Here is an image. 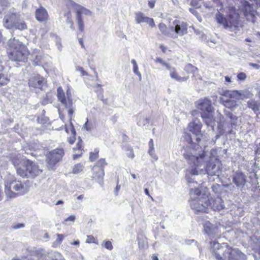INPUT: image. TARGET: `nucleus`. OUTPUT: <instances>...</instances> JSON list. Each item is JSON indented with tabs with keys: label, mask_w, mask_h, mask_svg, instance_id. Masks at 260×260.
Returning <instances> with one entry per match:
<instances>
[{
	"label": "nucleus",
	"mask_w": 260,
	"mask_h": 260,
	"mask_svg": "<svg viewBox=\"0 0 260 260\" xmlns=\"http://www.w3.org/2000/svg\"><path fill=\"white\" fill-rule=\"evenodd\" d=\"M152 260H159L158 257H157V256L156 255H155V254H153L152 257Z\"/></svg>",
	"instance_id": "69168bd1"
},
{
	"label": "nucleus",
	"mask_w": 260,
	"mask_h": 260,
	"mask_svg": "<svg viewBox=\"0 0 260 260\" xmlns=\"http://www.w3.org/2000/svg\"><path fill=\"white\" fill-rule=\"evenodd\" d=\"M221 187V186L218 184H214L212 186V188L213 191L215 192L218 193L219 192L218 189Z\"/></svg>",
	"instance_id": "603ef678"
},
{
	"label": "nucleus",
	"mask_w": 260,
	"mask_h": 260,
	"mask_svg": "<svg viewBox=\"0 0 260 260\" xmlns=\"http://www.w3.org/2000/svg\"><path fill=\"white\" fill-rule=\"evenodd\" d=\"M6 53L10 60L21 65L27 62L30 51L24 44L13 38L8 42Z\"/></svg>",
	"instance_id": "f257e3e1"
},
{
	"label": "nucleus",
	"mask_w": 260,
	"mask_h": 260,
	"mask_svg": "<svg viewBox=\"0 0 260 260\" xmlns=\"http://www.w3.org/2000/svg\"><path fill=\"white\" fill-rule=\"evenodd\" d=\"M14 28L20 30H23L27 28V26L26 23L24 21H21L19 19V20L17 21L15 26H14Z\"/></svg>",
	"instance_id": "2f4dec72"
},
{
	"label": "nucleus",
	"mask_w": 260,
	"mask_h": 260,
	"mask_svg": "<svg viewBox=\"0 0 260 260\" xmlns=\"http://www.w3.org/2000/svg\"><path fill=\"white\" fill-rule=\"evenodd\" d=\"M84 128L87 131H90L93 128V125L92 122L89 121L88 119L83 125Z\"/></svg>",
	"instance_id": "4c0bfd02"
},
{
	"label": "nucleus",
	"mask_w": 260,
	"mask_h": 260,
	"mask_svg": "<svg viewBox=\"0 0 260 260\" xmlns=\"http://www.w3.org/2000/svg\"><path fill=\"white\" fill-rule=\"evenodd\" d=\"M191 191L193 192L194 194L198 196H200L201 194V190L198 188H194V189H191Z\"/></svg>",
	"instance_id": "864d4df0"
},
{
	"label": "nucleus",
	"mask_w": 260,
	"mask_h": 260,
	"mask_svg": "<svg viewBox=\"0 0 260 260\" xmlns=\"http://www.w3.org/2000/svg\"><path fill=\"white\" fill-rule=\"evenodd\" d=\"M233 183L238 188L242 189L244 187L247 182V178L244 172L237 170L233 171L231 176Z\"/></svg>",
	"instance_id": "f8f14e48"
},
{
	"label": "nucleus",
	"mask_w": 260,
	"mask_h": 260,
	"mask_svg": "<svg viewBox=\"0 0 260 260\" xmlns=\"http://www.w3.org/2000/svg\"><path fill=\"white\" fill-rule=\"evenodd\" d=\"M241 96V93L238 90H226L221 93L220 102L225 107L233 110L238 105L236 100Z\"/></svg>",
	"instance_id": "423d86ee"
},
{
	"label": "nucleus",
	"mask_w": 260,
	"mask_h": 260,
	"mask_svg": "<svg viewBox=\"0 0 260 260\" xmlns=\"http://www.w3.org/2000/svg\"><path fill=\"white\" fill-rule=\"evenodd\" d=\"M243 12L244 16L247 20H251L254 22L256 11L253 8V5L249 2H245L244 4Z\"/></svg>",
	"instance_id": "dca6fc26"
},
{
	"label": "nucleus",
	"mask_w": 260,
	"mask_h": 260,
	"mask_svg": "<svg viewBox=\"0 0 260 260\" xmlns=\"http://www.w3.org/2000/svg\"><path fill=\"white\" fill-rule=\"evenodd\" d=\"M195 105L201 111V117L207 125H210L214 123L215 119L213 115L214 108L210 99L208 98L200 99L195 102Z\"/></svg>",
	"instance_id": "20e7f679"
},
{
	"label": "nucleus",
	"mask_w": 260,
	"mask_h": 260,
	"mask_svg": "<svg viewBox=\"0 0 260 260\" xmlns=\"http://www.w3.org/2000/svg\"><path fill=\"white\" fill-rule=\"evenodd\" d=\"M135 16L136 21L137 23L139 24L145 22L149 24L151 27L155 26L153 19L151 18L145 16L143 13L141 12H137L135 13Z\"/></svg>",
	"instance_id": "a211bd4d"
},
{
	"label": "nucleus",
	"mask_w": 260,
	"mask_h": 260,
	"mask_svg": "<svg viewBox=\"0 0 260 260\" xmlns=\"http://www.w3.org/2000/svg\"><path fill=\"white\" fill-rule=\"evenodd\" d=\"M92 179L96 181L100 184H103L104 182V177L105 176L104 170H99L92 168Z\"/></svg>",
	"instance_id": "5701e85b"
},
{
	"label": "nucleus",
	"mask_w": 260,
	"mask_h": 260,
	"mask_svg": "<svg viewBox=\"0 0 260 260\" xmlns=\"http://www.w3.org/2000/svg\"><path fill=\"white\" fill-rule=\"evenodd\" d=\"M196 1L197 0H192L190 2V5L193 7H197L199 3Z\"/></svg>",
	"instance_id": "bf43d9fd"
},
{
	"label": "nucleus",
	"mask_w": 260,
	"mask_h": 260,
	"mask_svg": "<svg viewBox=\"0 0 260 260\" xmlns=\"http://www.w3.org/2000/svg\"><path fill=\"white\" fill-rule=\"evenodd\" d=\"M96 86L99 87V93L98 94L99 98L104 103H106L107 100L104 99L103 95V89L102 88L101 85L100 84H97Z\"/></svg>",
	"instance_id": "58836bf2"
},
{
	"label": "nucleus",
	"mask_w": 260,
	"mask_h": 260,
	"mask_svg": "<svg viewBox=\"0 0 260 260\" xmlns=\"http://www.w3.org/2000/svg\"><path fill=\"white\" fill-rule=\"evenodd\" d=\"M132 63L133 64L134 73L139 76H141V74L138 71V67L136 60L135 59H132Z\"/></svg>",
	"instance_id": "c03bdc74"
},
{
	"label": "nucleus",
	"mask_w": 260,
	"mask_h": 260,
	"mask_svg": "<svg viewBox=\"0 0 260 260\" xmlns=\"http://www.w3.org/2000/svg\"><path fill=\"white\" fill-rule=\"evenodd\" d=\"M73 151L74 152H76V151H79V153H75L73 155V158L74 159H76L79 157H81L84 151V146H83V142L81 138L79 137L78 142L76 145V147L73 148Z\"/></svg>",
	"instance_id": "412c9836"
},
{
	"label": "nucleus",
	"mask_w": 260,
	"mask_h": 260,
	"mask_svg": "<svg viewBox=\"0 0 260 260\" xmlns=\"http://www.w3.org/2000/svg\"><path fill=\"white\" fill-rule=\"evenodd\" d=\"M187 30L186 26L182 25V26L177 24L175 27V31L177 34L183 35Z\"/></svg>",
	"instance_id": "f704fd0d"
},
{
	"label": "nucleus",
	"mask_w": 260,
	"mask_h": 260,
	"mask_svg": "<svg viewBox=\"0 0 260 260\" xmlns=\"http://www.w3.org/2000/svg\"><path fill=\"white\" fill-rule=\"evenodd\" d=\"M104 247L106 249L110 250H112L113 248L112 244L111 242L110 241H106L104 242Z\"/></svg>",
	"instance_id": "09e8293b"
},
{
	"label": "nucleus",
	"mask_w": 260,
	"mask_h": 260,
	"mask_svg": "<svg viewBox=\"0 0 260 260\" xmlns=\"http://www.w3.org/2000/svg\"><path fill=\"white\" fill-rule=\"evenodd\" d=\"M71 5L76 8V22L78 29L80 32L84 31V23L82 16L83 14L85 15H90L91 12L89 10L86 9L80 5L75 3L72 0H68Z\"/></svg>",
	"instance_id": "9d476101"
},
{
	"label": "nucleus",
	"mask_w": 260,
	"mask_h": 260,
	"mask_svg": "<svg viewBox=\"0 0 260 260\" xmlns=\"http://www.w3.org/2000/svg\"><path fill=\"white\" fill-rule=\"evenodd\" d=\"M203 228L204 232L208 235L215 234L219 232L218 226H214L209 221L204 223Z\"/></svg>",
	"instance_id": "4be33fe9"
},
{
	"label": "nucleus",
	"mask_w": 260,
	"mask_h": 260,
	"mask_svg": "<svg viewBox=\"0 0 260 260\" xmlns=\"http://www.w3.org/2000/svg\"><path fill=\"white\" fill-rule=\"evenodd\" d=\"M247 107L256 113L260 109V103L254 100H250L247 102Z\"/></svg>",
	"instance_id": "cd10ccee"
},
{
	"label": "nucleus",
	"mask_w": 260,
	"mask_h": 260,
	"mask_svg": "<svg viewBox=\"0 0 260 260\" xmlns=\"http://www.w3.org/2000/svg\"><path fill=\"white\" fill-rule=\"evenodd\" d=\"M205 170L208 175L214 176L216 175L217 169L216 165L213 162L209 161L206 165Z\"/></svg>",
	"instance_id": "bb28decb"
},
{
	"label": "nucleus",
	"mask_w": 260,
	"mask_h": 260,
	"mask_svg": "<svg viewBox=\"0 0 260 260\" xmlns=\"http://www.w3.org/2000/svg\"><path fill=\"white\" fill-rule=\"evenodd\" d=\"M66 95L61 87H58L57 89V97L58 101L64 107H70L73 105L72 94L70 90L68 89L66 91Z\"/></svg>",
	"instance_id": "9b49d317"
},
{
	"label": "nucleus",
	"mask_w": 260,
	"mask_h": 260,
	"mask_svg": "<svg viewBox=\"0 0 260 260\" xmlns=\"http://www.w3.org/2000/svg\"><path fill=\"white\" fill-rule=\"evenodd\" d=\"M64 16L66 18V21L70 24V27L72 29H75L74 21L72 19V14L71 11H68L64 13Z\"/></svg>",
	"instance_id": "7c9ffc66"
},
{
	"label": "nucleus",
	"mask_w": 260,
	"mask_h": 260,
	"mask_svg": "<svg viewBox=\"0 0 260 260\" xmlns=\"http://www.w3.org/2000/svg\"><path fill=\"white\" fill-rule=\"evenodd\" d=\"M120 189V185L118 184V182L117 183L116 187L115 188L114 191H115V194L116 196L118 195V192Z\"/></svg>",
	"instance_id": "13d9d810"
},
{
	"label": "nucleus",
	"mask_w": 260,
	"mask_h": 260,
	"mask_svg": "<svg viewBox=\"0 0 260 260\" xmlns=\"http://www.w3.org/2000/svg\"><path fill=\"white\" fill-rule=\"evenodd\" d=\"M188 127L189 131L197 137L196 141L197 143H199L201 142V138L199 136H203V134L201 133L202 123L200 121H198V122L193 121L189 123Z\"/></svg>",
	"instance_id": "4468645a"
},
{
	"label": "nucleus",
	"mask_w": 260,
	"mask_h": 260,
	"mask_svg": "<svg viewBox=\"0 0 260 260\" xmlns=\"http://www.w3.org/2000/svg\"><path fill=\"white\" fill-rule=\"evenodd\" d=\"M75 220V216L74 215H71L69 217H68L67 218H66L64 221H74V220Z\"/></svg>",
	"instance_id": "4d7b16f0"
},
{
	"label": "nucleus",
	"mask_w": 260,
	"mask_h": 260,
	"mask_svg": "<svg viewBox=\"0 0 260 260\" xmlns=\"http://www.w3.org/2000/svg\"><path fill=\"white\" fill-rule=\"evenodd\" d=\"M23 164L22 169L18 171L19 175L23 178H35L42 172L38 165L28 159H27Z\"/></svg>",
	"instance_id": "0eeeda50"
},
{
	"label": "nucleus",
	"mask_w": 260,
	"mask_h": 260,
	"mask_svg": "<svg viewBox=\"0 0 260 260\" xmlns=\"http://www.w3.org/2000/svg\"><path fill=\"white\" fill-rule=\"evenodd\" d=\"M45 83V79L39 74L31 77L28 80V85L35 88L42 89Z\"/></svg>",
	"instance_id": "2eb2a0df"
},
{
	"label": "nucleus",
	"mask_w": 260,
	"mask_h": 260,
	"mask_svg": "<svg viewBox=\"0 0 260 260\" xmlns=\"http://www.w3.org/2000/svg\"><path fill=\"white\" fill-rule=\"evenodd\" d=\"M107 165L108 164L105 158H101L96 162L93 168L99 170H104L105 166Z\"/></svg>",
	"instance_id": "c85d7f7f"
},
{
	"label": "nucleus",
	"mask_w": 260,
	"mask_h": 260,
	"mask_svg": "<svg viewBox=\"0 0 260 260\" xmlns=\"http://www.w3.org/2000/svg\"><path fill=\"white\" fill-rule=\"evenodd\" d=\"M224 79H225V81L226 82H227L228 83H231V79L229 76H225Z\"/></svg>",
	"instance_id": "e2e57ef3"
},
{
	"label": "nucleus",
	"mask_w": 260,
	"mask_h": 260,
	"mask_svg": "<svg viewBox=\"0 0 260 260\" xmlns=\"http://www.w3.org/2000/svg\"><path fill=\"white\" fill-rule=\"evenodd\" d=\"M31 55L32 56V62L34 66H43L44 57L42 52L38 50H34Z\"/></svg>",
	"instance_id": "6ab92c4d"
},
{
	"label": "nucleus",
	"mask_w": 260,
	"mask_h": 260,
	"mask_svg": "<svg viewBox=\"0 0 260 260\" xmlns=\"http://www.w3.org/2000/svg\"><path fill=\"white\" fill-rule=\"evenodd\" d=\"M71 132L72 136L68 138V141L71 145H72L75 143L76 140V132L74 127V125L72 122H71Z\"/></svg>",
	"instance_id": "c756f323"
},
{
	"label": "nucleus",
	"mask_w": 260,
	"mask_h": 260,
	"mask_svg": "<svg viewBox=\"0 0 260 260\" xmlns=\"http://www.w3.org/2000/svg\"><path fill=\"white\" fill-rule=\"evenodd\" d=\"M249 65L250 66H251V67H254V68H257V69L258 68V67H259V66L257 64H256V63H250Z\"/></svg>",
	"instance_id": "0e129e2a"
},
{
	"label": "nucleus",
	"mask_w": 260,
	"mask_h": 260,
	"mask_svg": "<svg viewBox=\"0 0 260 260\" xmlns=\"http://www.w3.org/2000/svg\"><path fill=\"white\" fill-rule=\"evenodd\" d=\"M148 144L149 146V153L151 154L154 151V149L153 139H151L149 140Z\"/></svg>",
	"instance_id": "8fccbe9b"
},
{
	"label": "nucleus",
	"mask_w": 260,
	"mask_h": 260,
	"mask_svg": "<svg viewBox=\"0 0 260 260\" xmlns=\"http://www.w3.org/2000/svg\"><path fill=\"white\" fill-rule=\"evenodd\" d=\"M170 70V76L171 77L179 82H184L186 81L188 79V76H180L178 73L177 72L175 68H173L172 69H169Z\"/></svg>",
	"instance_id": "a878e982"
},
{
	"label": "nucleus",
	"mask_w": 260,
	"mask_h": 260,
	"mask_svg": "<svg viewBox=\"0 0 260 260\" xmlns=\"http://www.w3.org/2000/svg\"><path fill=\"white\" fill-rule=\"evenodd\" d=\"M144 191H145V193H146V194H147V196H148L149 197H150V194H149V190L147 188H145V190H144Z\"/></svg>",
	"instance_id": "338daca9"
},
{
	"label": "nucleus",
	"mask_w": 260,
	"mask_h": 260,
	"mask_svg": "<svg viewBox=\"0 0 260 260\" xmlns=\"http://www.w3.org/2000/svg\"><path fill=\"white\" fill-rule=\"evenodd\" d=\"M126 151H127L126 154L127 157L131 159H133L135 157L133 149L132 147H128L126 149Z\"/></svg>",
	"instance_id": "37998d69"
},
{
	"label": "nucleus",
	"mask_w": 260,
	"mask_h": 260,
	"mask_svg": "<svg viewBox=\"0 0 260 260\" xmlns=\"http://www.w3.org/2000/svg\"><path fill=\"white\" fill-rule=\"evenodd\" d=\"M215 18L217 23L222 25L224 28H238L241 26L240 14L234 7L228 8L226 17L218 12L216 14Z\"/></svg>",
	"instance_id": "7ed1b4c3"
},
{
	"label": "nucleus",
	"mask_w": 260,
	"mask_h": 260,
	"mask_svg": "<svg viewBox=\"0 0 260 260\" xmlns=\"http://www.w3.org/2000/svg\"><path fill=\"white\" fill-rule=\"evenodd\" d=\"M99 156V150L98 149H95L93 151L89 153V159L90 161L93 162Z\"/></svg>",
	"instance_id": "72a5a7b5"
},
{
	"label": "nucleus",
	"mask_w": 260,
	"mask_h": 260,
	"mask_svg": "<svg viewBox=\"0 0 260 260\" xmlns=\"http://www.w3.org/2000/svg\"><path fill=\"white\" fill-rule=\"evenodd\" d=\"M76 70L80 72L81 76H88V74L84 70L83 68L82 67L78 66L76 67Z\"/></svg>",
	"instance_id": "de8ad7c7"
},
{
	"label": "nucleus",
	"mask_w": 260,
	"mask_h": 260,
	"mask_svg": "<svg viewBox=\"0 0 260 260\" xmlns=\"http://www.w3.org/2000/svg\"><path fill=\"white\" fill-rule=\"evenodd\" d=\"M158 27L162 34L164 35H167L168 34V28L167 25L165 23H160L158 25Z\"/></svg>",
	"instance_id": "e433bc0d"
},
{
	"label": "nucleus",
	"mask_w": 260,
	"mask_h": 260,
	"mask_svg": "<svg viewBox=\"0 0 260 260\" xmlns=\"http://www.w3.org/2000/svg\"><path fill=\"white\" fill-rule=\"evenodd\" d=\"M27 159H20L17 156L11 157V161L16 168L17 173L19 175V170L22 169L23 164Z\"/></svg>",
	"instance_id": "393cba45"
},
{
	"label": "nucleus",
	"mask_w": 260,
	"mask_h": 260,
	"mask_svg": "<svg viewBox=\"0 0 260 260\" xmlns=\"http://www.w3.org/2000/svg\"><path fill=\"white\" fill-rule=\"evenodd\" d=\"M237 77L238 80L244 81L246 79L247 76L244 72H240L237 75Z\"/></svg>",
	"instance_id": "a18cd8bd"
},
{
	"label": "nucleus",
	"mask_w": 260,
	"mask_h": 260,
	"mask_svg": "<svg viewBox=\"0 0 260 260\" xmlns=\"http://www.w3.org/2000/svg\"><path fill=\"white\" fill-rule=\"evenodd\" d=\"M155 4V0H151L148 2V6L151 9H153L154 7Z\"/></svg>",
	"instance_id": "6e6d98bb"
},
{
	"label": "nucleus",
	"mask_w": 260,
	"mask_h": 260,
	"mask_svg": "<svg viewBox=\"0 0 260 260\" xmlns=\"http://www.w3.org/2000/svg\"><path fill=\"white\" fill-rule=\"evenodd\" d=\"M10 82V79L7 75L0 73V87L6 86Z\"/></svg>",
	"instance_id": "473e14b6"
},
{
	"label": "nucleus",
	"mask_w": 260,
	"mask_h": 260,
	"mask_svg": "<svg viewBox=\"0 0 260 260\" xmlns=\"http://www.w3.org/2000/svg\"><path fill=\"white\" fill-rule=\"evenodd\" d=\"M66 108L69 109L68 110V114L70 117V120L71 121L73 117V115L74 112V110L73 107V105L70 107H65Z\"/></svg>",
	"instance_id": "49530a36"
},
{
	"label": "nucleus",
	"mask_w": 260,
	"mask_h": 260,
	"mask_svg": "<svg viewBox=\"0 0 260 260\" xmlns=\"http://www.w3.org/2000/svg\"><path fill=\"white\" fill-rule=\"evenodd\" d=\"M63 201L59 200V201H57V202L56 203V205L62 204H63Z\"/></svg>",
	"instance_id": "774afa93"
},
{
	"label": "nucleus",
	"mask_w": 260,
	"mask_h": 260,
	"mask_svg": "<svg viewBox=\"0 0 260 260\" xmlns=\"http://www.w3.org/2000/svg\"><path fill=\"white\" fill-rule=\"evenodd\" d=\"M206 206H202V208H200L198 210L199 212H204V213H208V208L207 207L209 205L208 203H206Z\"/></svg>",
	"instance_id": "3c124183"
},
{
	"label": "nucleus",
	"mask_w": 260,
	"mask_h": 260,
	"mask_svg": "<svg viewBox=\"0 0 260 260\" xmlns=\"http://www.w3.org/2000/svg\"><path fill=\"white\" fill-rule=\"evenodd\" d=\"M209 204L211 205V208L214 211H219L224 208L223 201L220 197L212 199Z\"/></svg>",
	"instance_id": "aec40b11"
},
{
	"label": "nucleus",
	"mask_w": 260,
	"mask_h": 260,
	"mask_svg": "<svg viewBox=\"0 0 260 260\" xmlns=\"http://www.w3.org/2000/svg\"><path fill=\"white\" fill-rule=\"evenodd\" d=\"M35 17L40 22H46L49 19V15L47 10L41 6L35 11Z\"/></svg>",
	"instance_id": "f3484780"
},
{
	"label": "nucleus",
	"mask_w": 260,
	"mask_h": 260,
	"mask_svg": "<svg viewBox=\"0 0 260 260\" xmlns=\"http://www.w3.org/2000/svg\"><path fill=\"white\" fill-rule=\"evenodd\" d=\"M24 226V224L23 223H18L13 225L12 228L13 229H18Z\"/></svg>",
	"instance_id": "5fc2aeb1"
},
{
	"label": "nucleus",
	"mask_w": 260,
	"mask_h": 260,
	"mask_svg": "<svg viewBox=\"0 0 260 260\" xmlns=\"http://www.w3.org/2000/svg\"><path fill=\"white\" fill-rule=\"evenodd\" d=\"M79 42L80 44L81 45V47L83 48H85V46L83 43V39L80 38L79 39Z\"/></svg>",
	"instance_id": "680f3d73"
},
{
	"label": "nucleus",
	"mask_w": 260,
	"mask_h": 260,
	"mask_svg": "<svg viewBox=\"0 0 260 260\" xmlns=\"http://www.w3.org/2000/svg\"><path fill=\"white\" fill-rule=\"evenodd\" d=\"M155 61L157 63H161L162 66H165L167 69H170V66L169 63L165 62L161 58L157 57Z\"/></svg>",
	"instance_id": "a19ab883"
},
{
	"label": "nucleus",
	"mask_w": 260,
	"mask_h": 260,
	"mask_svg": "<svg viewBox=\"0 0 260 260\" xmlns=\"http://www.w3.org/2000/svg\"><path fill=\"white\" fill-rule=\"evenodd\" d=\"M56 236H57V239L55 241V243H54V245L60 244L64 238V236L62 234H57Z\"/></svg>",
	"instance_id": "79ce46f5"
},
{
	"label": "nucleus",
	"mask_w": 260,
	"mask_h": 260,
	"mask_svg": "<svg viewBox=\"0 0 260 260\" xmlns=\"http://www.w3.org/2000/svg\"><path fill=\"white\" fill-rule=\"evenodd\" d=\"M20 17V15L17 13H8L4 18V25L8 29L13 28L17 21L19 20Z\"/></svg>",
	"instance_id": "ddd939ff"
},
{
	"label": "nucleus",
	"mask_w": 260,
	"mask_h": 260,
	"mask_svg": "<svg viewBox=\"0 0 260 260\" xmlns=\"http://www.w3.org/2000/svg\"><path fill=\"white\" fill-rule=\"evenodd\" d=\"M65 154L62 148H57L48 151L46 154V162L49 169L54 170L62 161Z\"/></svg>",
	"instance_id": "6e6552de"
},
{
	"label": "nucleus",
	"mask_w": 260,
	"mask_h": 260,
	"mask_svg": "<svg viewBox=\"0 0 260 260\" xmlns=\"http://www.w3.org/2000/svg\"><path fill=\"white\" fill-rule=\"evenodd\" d=\"M86 242L87 243L98 244V240L92 235H88L87 236Z\"/></svg>",
	"instance_id": "ea45409f"
},
{
	"label": "nucleus",
	"mask_w": 260,
	"mask_h": 260,
	"mask_svg": "<svg viewBox=\"0 0 260 260\" xmlns=\"http://www.w3.org/2000/svg\"><path fill=\"white\" fill-rule=\"evenodd\" d=\"M159 47L163 53L166 52L167 48L166 46L163 45H160Z\"/></svg>",
	"instance_id": "052dcab7"
},
{
	"label": "nucleus",
	"mask_w": 260,
	"mask_h": 260,
	"mask_svg": "<svg viewBox=\"0 0 260 260\" xmlns=\"http://www.w3.org/2000/svg\"><path fill=\"white\" fill-rule=\"evenodd\" d=\"M184 72L182 74V76H188V78L190 75L192 77H194L196 73L198 72V69L191 64V63H187L184 68Z\"/></svg>",
	"instance_id": "b1692460"
},
{
	"label": "nucleus",
	"mask_w": 260,
	"mask_h": 260,
	"mask_svg": "<svg viewBox=\"0 0 260 260\" xmlns=\"http://www.w3.org/2000/svg\"><path fill=\"white\" fill-rule=\"evenodd\" d=\"M210 251L216 260H243L244 254L238 249L227 243L219 244L216 241L210 242Z\"/></svg>",
	"instance_id": "f03ea898"
},
{
	"label": "nucleus",
	"mask_w": 260,
	"mask_h": 260,
	"mask_svg": "<svg viewBox=\"0 0 260 260\" xmlns=\"http://www.w3.org/2000/svg\"><path fill=\"white\" fill-rule=\"evenodd\" d=\"M5 193L10 198L24 194L27 189L24 183L16 178L8 180L5 183Z\"/></svg>",
	"instance_id": "39448f33"
},
{
	"label": "nucleus",
	"mask_w": 260,
	"mask_h": 260,
	"mask_svg": "<svg viewBox=\"0 0 260 260\" xmlns=\"http://www.w3.org/2000/svg\"><path fill=\"white\" fill-rule=\"evenodd\" d=\"M206 152L203 151L199 156L193 155L185 154L184 157L188 161L189 165L192 167L190 173L192 175H198L197 169L201 167L205 161Z\"/></svg>",
	"instance_id": "1a4fd4ad"
},
{
	"label": "nucleus",
	"mask_w": 260,
	"mask_h": 260,
	"mask_svg": "<svg viewBox=\"0 0 260 260\" xmlns=\"http://www.w3.org/2000/svg\"><path fill=\"white\" fill-rule=\"evenodd\" d=\"M84 168V166L81 163L75 165L72 170L73 174H78L81 172Z\"/></svg>",
	"instance_id": "c9c22d12"
}]
</instances>
